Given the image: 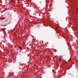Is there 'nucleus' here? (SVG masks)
<instances>
[{
  "label": "nucleus",
  "mask_w": 78,
  "mask_h": 78,
  "mask_svg": "<svg viewBox=\"0 0 78 78\" xmlns=\"http://www.w3.org/2000/svg\"><path fill=\"white\" fill-rule=\"evenodd\" d=\"M62 61V60H61V58H59V61H60V62H61Z\"/></svg>",
  "instance_id": "1"
},
{
  "label": "nucleus",
  "mask_w": 78,
  "mask_h": 78,
  "mask_svg": "<svg viewBox=\"0 0 78 78\" xmlns=\"http://www.w3.org/2000/svg\"><path fill=\"white\" fill-rule=\"evenodd\" d=\"M19 48H20V50H22V48H21V47H20V46H19Z\"/></svg>",
  "instance_id": "2"
},
{
  "label": "nucleus",
  "mask_w": 78,
  "mask_h": 78,
  "mask_svg": "<svg viewBox=\"0 0 78 78\" xmlns=\"http://www.w3.org/2000/svg\"><path fill=\"white\" fill-rule=\"evenodd\" d=\"M76 12H78V11H76Z\"/></svg>",
  "instance_id": "3"
},
{
  "label": "nucleus",
  "mask_w": 78,
  "mask_h": 78,
  "mask_svg": "<svg viewBox=\"0 0 78 78\" xmlns=\"http://www.w3.org/2000/svg\"><path fill=\"white\" fill-rule=\"evenodd\" d=\"M78 8L77 9V10H78Z\"/></svg>",
  "instance_id": "4"
}]
</instances>
